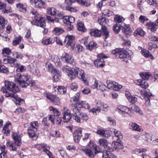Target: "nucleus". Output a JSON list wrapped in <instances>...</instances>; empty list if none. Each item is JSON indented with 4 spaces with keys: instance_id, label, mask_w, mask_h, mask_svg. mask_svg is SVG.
<instances>
[{
    "instance_id": "5701e85b",
    "label": "nucleus",
    "mask_w": 158,
    "mask_h": 158,
    "mask_svg": "<svg viewBox=\"0 0 158 158\" xmlns=\"http://www.w3.org/2000/svg\"><path fill=\"white\" fill-rule=\"evenodd\" d=\"M96 133L101 136L106 138H108L110 136V132L106 130L99 129L97 130Z\"/></svg>"
},
{
    "instance_id": "13d9d810",
    "label": "nucleus",
    "mask_w": 158,
    "mask_h": 158,
    "mask_svg": "<svg viewBox=\"0 0 158 158\" xmlns=\"http://www.w3.org/2000/svg\"><path fill=\"white\" fill-rule=\"evenodd\" d=\"M107 120L110 125L113 126L116 125V122L114 119L110 117H108L107 118Z\"/></svg>"
},
{
    "instance_id": "cd10ccee",
    "label": "nucleus",
    "mask_w": 158,
    "mask_h": 158,
    "mask_svg": "<svg viewBox=\"0 0 158 158\" xmlns=\"http://www.w3.org/2000/svg\"><path fill=\"white\" fill-rule=\"evenodd\" d=\"M112 146L115 150L118 151L121 149H123V147L120 142L114 141L112 143Z\"/></svg>"
},
{
    "instance_id": "9b49d317",
    "label": "nucleus",
    "mask_w": 158,
    "mask_h": 158,
    "mask_svg": "<svg viewBox=\"0 0 158 158\" xmlns=\"http://www.w3.org/2000/svg\"><path fill=\"white\" fill-rule=\"evenodd\" d=\"M118 57L120 59H124L132 55V52L130 50L126 51L122 48L120 49Z\"/></svg>"
},
{
    "instance_id": "864d4df0",
    "label": "nucleus",
    "mask_w": 158,
    "mask_h": 158,
    "mask_svg": "<svg viewBox=\"0 0 158 158\" xmlns=\"http://www.w3.org/2000/svg\"><path fill=\"white\" fill-rule=\"evenodd\" d=\"M12 56L14 58L20 59H22L23 57V56L20 52L15 51L13 52Z\"/></svg>"
},
{
    "instance_id": "de8ad7c7",
    "label": "nucleus",
    "mask_w": 158,
    "mask_h": 158,
    "mask_svg": "<svg viewBox=\"0 0 158 158\" xmlns=\"http://www.w3.org/2000/svg\"><path fill=\"white\" fill-rule=\"evenodd\" d=\"M30 128L34 130V131H37V128L39 126V124L38 121H35L30 123Z\"/></svg>"
},
{
    "instance_id": "4be33fe9",
    "label": "nucleus",
    "mask_w": 158,
    "mask_h": 158,
    "mask_svg": "<svg viewBox=\"0 0 158 158\" xmlns=\"http://www.w3.org/2000/svg\"><path fill=\"white\" fill-rule=\"evenodd\" d=\"M46 66L47 69H48L49 71L51 72L52 73L55 75H61V72L59 70H57L56 69H54L53 68L52 64L50 63H47L46 64Z\"/></svg>"
},
{
    "instance_id": "a878e982",
    "label": "nucleus",
    "mask_w": 158,
    "mask_h": 158,
    "mask_svg": "<svg viewBox=\"0 0 158 158\" xmlns=\"http://www.w3.org/2000/svg\"><path fill=\"white\" fill-rule=\"evenodd\" d=\"M135 83L137 85H139L141 87L145 89L147 88L149 86L147 81L142 79L136 80Z\"/></svg>"
},
{
    "instance_id": "bb28decb",
    "label": "nucleus",
    "mask_w": 158,
    "mask_h": 158,
    "mask_svg": "<svg viewBox=\"0 0 158 158\" xmlns=\"http://www.w3.org/2000/svg\"><path fill=\"white\" fill-rule=\"evenodd\" d=\"M15 66L17 68L16 71L18 72H23L26 71V67L22 65L19 63L16 62L14 64Z\"/></svg>"
},
{
    "instance_id": "bf43d9fd",
    "label": "nucleus",
    "mask_w": 158,
    "mask_h": 158,
    "mask_svg": "<svg viewBox=\"0 0 158 158\" xmlns=\"http://www.w3.org/2000/svg\"><path fill=\"white\" fill-rule=\"evenodd\" d=\"M6 146L7 147H10L12 148V150L13 151H16L17 149V148L14 146V144L12 142L8 140L6 142Z\"/></svg>"
},
{
    "instance_id": "aec40b11",
    "label": "nucleus",
    "mask_w": 158,
    "mask_h": 158,
    "mask_svg": "<svg viewBox=\"0 0 158 158\" xmlns=\"http://www.w3.org/2000/svg\"><path fill=\"white\" fill-rule=\"evenodd\" d=\"M121 26L122 27V29L123 32L127 37L131 35V32L129 25H126L124 23H122Z\"/></svg>"
},
{
    "instance_id": "e2e57ef3",
    "label": "nucleus",
    "mask_w": 158,
    "mask_h": 158,
    "mask_svg": "<svg viewBox=\"0 0 158 158\" xmlns=\"http://www.w3.org/2000/svg\"><path fill=\"white\" fill-rule=\"evenodd\" d=\"M99 143L101 145L103 146L104 148L108 144L107 141L104 139H100L99 140Z\"/></svg>"
},
{
    "instance_id": "2f4dec72",
    "label": "nucleus",
    "mask_w": 158,
    "mask_h": 158,
    "mask_svg": "<svg viewBox=\"0 0 158 158\" xmlns=\"http://www.w3.org/2000/svg\"><path fill=\"white\" fill-rule=\"evenodd\" d=\"M94 64L97 67H102L105 65V62L103 59H98L95 61Z\"/></svg>"
},
{
    "instance_id": "49530a36",
    "label": "nucleus",
    "mask_w": 158,
    "mask_h": 158,
    "mask_svg": "<svg viewBox=\"0 0 158 158\" xmlns=\"http://www.w3.org/2000/svg\"><path fill=\"white\" fill-rule=\"evenodd\" d=\"M54 42V40L52 38H49L48 39H46L42 41L43 44L45 45H48L51 44Z\"/></svg>"
},
{
    "instance_id": "a19ab883",
    "label": "nucleus",
    "mask_w": 158,
    "mask_h": 158,
    "mask_svg": "<svg viewBox=\"0 0 158 158\" xmlns=\"http://www.w3.org/2000/svg\"><path fill=\"white\" fill-rule=\"evenodd\" d=\"M97 44L93 41H91L86 46L87 49L90 51L96 47Z\"/></svg>"
},
{
    "instance_id": "f8f14e48",
    "label": "nucleus",
    "mask_w": 158,
    "mask_h": 158,
    "mask_svg": "<svg viewBox=\"0 0 158 158\" xmlns=\"http://www.w3.org/2000/svg\"><path fill=\"white\" fill-rule=\"evenodd\" d=\"M37 148H39L40 150H42V151L44 152L49 156V158H54L52 156L51 152L49 151L50 148L48 146L45 144H38Z\"/></svg>"
},
{
    "instance_id": "7c9ffc66",
    "label": "nucleus",
    "mask_w": 158,
    "mask_h": 158,
    "mask_svg": "<svg viewBox=\"0 0 158 158\" xmlns=\"http://www.w3.org/2000/svg\"><path fill=\"white\" fill-rule=\"evenodd\" d=\"M141 53L145 57H150L151 59L153 60L154 57L148 50L143 49L141 50Z\"/></svg>"
},
{
    "instance_id": "2eb2a0df",
    "label": "nucleus",
    "mask_w": 158,
    "mask_h": 158,
    "mask_svg": "<svg viewBox=\"0 0 158 158\" xmlns=\"http://www.w3.org/2000/svg\"><path fill=\"white\" fill-rule=\"evenodd\" d=\"M62 60L67 64L73 65L75 64V61L74 58L70 55L67 53H65L62 58Z\"/></svg>"
},
{
    "instance_id": "ea45409f",
    "label": "nucleus",
    "mask_w": 158,
    "mask_h": 158,
    "mask_svg": "<svg viewBox=\"0 0 158 158\" xmlns=\"http://www.w3.org/2000/svg\"><path fill=\"white\" fill-rule=\"evenodd\" d=\"M71 80L75 78L76 77V68L73 69L70 71V73L68 74Z\"/></svg>"
},
{
    "instance_id": "4468645a",
    "label": "nucleus",
    "mask_w": 158,
    "mask_h": 158,
    "mask_svg": "<svg viewBox=\"0 0 158 158\" xmlns=\"http://www.w3.org/2000/svg\"><path fill=\"white\" fill-rule=\"evenodd\" d=\"M91 87L93 89L96 88L98 90L104 91L105 90L106 86L100 81L95 80L94 84Z\"/></svg>"
},
{
    "instance_id": "4c0bfd02",
    "label": "nucleus",
    "mask_w": 158,
    "mask_h": 158,
    "mask_svg": "<svg viewBox=\"0 0 158 158\" xmlns=\"http://www.w3.org/2000/svg\"><path fill=\"white\" fill-rule=\"evenodd\" d=\"M78 106L81 108L82 107L85 109H88L90 108V106L89 104L86 101H82L81 103H77Z\"/></svg>"
},
{
    "instance_id": "6ab92c4d",
    "label": "nucleus",
    "mask_w": 158,
    "mask_h": 158,
    "mask_svg": "<svg viewBox=\"0 0 158 158\" xmlns=\"http://www.w3.org/2000/svg\"><path fill=\"white\" fill-rule=\"evenodd\" d=\"M30 3L31 5L38 8H41L45 3L41 0H30Z\"/></svg>"
},
{
    "instance_id": "a211bd4d",
    "label": "nucleus",
    "mask_w": 158,
    "mask_h": 158,
    "mask_svg": "<svg viewBox=\"0 0 158 158\" xmlns=\"http://www.w3.org/2000/svg\"><path fill=\"white\" fill-rule=\"evenodd\" d=\"M82 131L81 128H79L74 131L73 136L74 140L76 143H78L81 139L82 136Z\"/></svg>"
},
{
    "instance_id": "a18cd8bd",
    "label": "nucleus",
    "mask_w": 158,
    "mask_h": 158,
    "mask_svg": "<svg viewBox=\"0 0 158 158\" xmlns=\"http://www.w3.org/2000/svg\"><path fill=\"white\" fill-rule=\"evenodd\" d=\"M58 92L60 94H61L66 93L67 91V89L65 87H64L63 86H58L57 88Z\"/></svg>"
},
{
    "instance_id": "1a4fd4ad",
    "label": "nucleus",
    "mask_w": 158,
    "mask_h": 158,
    "mask_svg": "<svg viewBox=\"0 0 158 158\" xmlns=\"http://www.w3.org/2000/svg\"><path fill=\"white\" fill-rule=\"evenodd\" d=\"M44 96L47 99L50 100L54 104L56 105H59L60 104V100L59 98L55 95H52L50 93H45Z\"/></svg>"
},
{
    "instance_id": "c03bdc74",
    "label": "nucleus",
    "mask_w": 158,
    "mask_h": 158,
    "mask_svg": "<svg viewBox=\"0 0 158 158\" xmlns=\"http://www.w3.org/2000/svg\"><path fill=\"white\" fill-rule=\"evenodd\" d=\"M47 11L48 14L53 16L56 15V13L55 9L53 7L48 8Z\"/></svg>"
},
{
    "instance_id": "58836bf2",
    "label": "nucleus",
    "mask_w": 158,
    "mask_h": 158,
    "mask_svg": "<svg viewBox=\"0 0 158 158\" xmlns=\"http://www.w3.org/2000/svg\"><path fill=\"white\" fill-rule=\"evenodd\" d=\"M71 80L75 78L76 77V68L73 69L70 71V73L68 74Z\"/></svg>"
},
{
    "instance_id": "79ce46f5",
    "label": "nucleus",
    "mask_w": 158,
    "mask_h": 158,
    "mask_svg": "<svg viewBox=\"0 0 158 158\" xmlns=\"http://www.w3.org/2000/svg\"><path fill=\"white\" fill-rule=\"evenodd\" d=\"M97 105H100L103 107L104 111H106L109 107L108 104L105 103L103 102H102L101 101H98L96 102Z\"/></svg>"
},
{
    "instance_id": "052dcab7",
    "label": "nucleus",
    "mask_w": 158,
    "mask_h": 158,
    "mask_svg": "<svg viewBox=\"0 0 158 158\" xmlns=\"http://www.w3.org/2000/svg\"><path fill=\"white\" fill-rule=\"evenodd\" d=\"M150 73H143L140 74V76L143 78V80H148L149 77L151 76Z\"/></svg>"
},
{
    "instance_id": "6e6d98bb",
    "label": "nucleus",
    "mask_w": 158,
    "mask_h": 158,
    "mask_svg": "<svg viewBox=\"0 0 158 158\" xmlns=\"http://www.w3.org/2000/svg\"><path fill=\"white\" fill-rule=\"evenodd\" d=\"M114 21L117 23H121L125 20V19L120 15H116L114 18Z\"/></svg>"
},
{
    "instance_id": "9d476101",
    "label": "nucleus",
    "mask_w": 158,
    "mask_h": 158,
    "mask_svg": "<svg viewBox=\"0 0 158 158\" xmlns=\"http://www.w3.org/2000/svg\"><path fill=\"white\" fill-rule=\"evenodd\" d=\"M21 135L22 134H20L18 131L13 132L12 133V137L14 140V143L18 146H20L22 144Z\"/></svg>"
},
{
    "instance_id": "3c124183",
    "label": "nucleus",
    "mask_w": 158,
    "mask_h": 158,
    "mask_svg": "<svg viewBox=\"0 0 158 158\" xmlns=\"http://www.w3.org/2000/svg\"><path fill=\"white\" fill-rule=\"evenodd\" d=\"M7 22V20H6L5 18L0 15V27H2V28H4Z\"/></svg>"
},
{
    "instance_id": "6e6552de",
    "label": "nucleus",
    "mask_w": 158,
    "mask_h": 158,
    "mask_svg": "<svg viewBox=\"0 0 158 158\" xmlns=\"http://www.w3.org/2000/svg\"><path fill=\"white\" fill-rule=\"evenodd\" d=\"M116 110L124 117L128 116L131 112L129 108L123 106H118Z\"/></svg>"
},
{
    "instance_id": "72a5a7b5",
    "label": "nucleus",
    "mask_w": 158,
    "mask_h": 158,
    "mask_svg": "<svg viewBox=\"0 0 158 158\" xmlns=\"http://www.w3.org/2000/svg\"><path fill=\"white\" fill-rule=\"evenodd\" d=\"M36 131H34V130L30 127H28V133L31 137L33 138V139L35 140L37 139V137L35 135V132Z\"/></svg>"
},
{
    "instance_id": "423d86ee",
    "label": "nucleus",
    "mask_w": 158,
    "mask_h": 158,
    "mask_svg": "<svg viewBox=\"0 0 158 158\" xmlns=\"http://www.w3.org/2000/svg\"><path fill=\"white\" fill-rule=\"evenodd\" d=\"M75 37L73 35H67L66 36L64 42L66 44V46L70 47L73 50H74V46L75 44Z\"/></svg>"
},
{
    "instance_id": "338daca9",
    "label": "nucleus",
    "mask_w": 158,
    "mask_h": 158,
    "mask_svg": "<svg viewBox=\"0 0 158 158\" xmlns=\"http://www.w3.org/2000/svg\"><path fill=\"white\" fill-rule=\"evenodd\" d=\"M88 37H83L80 40V43L84 44L85 46H87L88 44Z\"/></svg>"
},
{
    "instance_id": "c9c22d12",
    "label": "nucleus",
    "mask_w": 158,
    "mask_h": 158,
    "mask_svg": "<svg viewBox=\"0 0 158 158\" xmlns=\"http://www.w3.org/2000/svg\"><path fill=\"white\" fill-rule=\"evenodd\" d=\"M102 157L103 158H116V156L110 152H104Z\"/></svg>"
},
{
    "instance_id": "f704fd0d",
    "label": "nucleus",
    "mask_w": 158,
    "mask_h": 158,
    "mask_svg": "<svg viewBox=\"0 0 158 158\" xmlns=\"http://www.w3.org/2000/svg\"><path fill=\"white\" fill-rule=\"evenodd\" d=\"M144 139V140L148 142H150L151 141H153L155 140V137L151 134L147 133L146 134Z\"/></svg>"
},
{
    "instance_id": "603ef678",
    "label": "nucleus",
    "mask_w": 158,
    "mask_h": 158,
    "mask_svg": "<svg viewBox=\"0 0 158 158\" xmlns=\"http://www.w3.org/2000/svg\"><path fill=\"white\" fill-rule=\"evenodd\" d=\"M64 31V30L60 27H56L53 31V33L57 35H59Z\"/></svg>"
},
{
    "instance_id": "37998d69",
    "label": "nucleus",
    "mask_w": 158,
    "mask_h": 158,
    "mask_svg": "<svg viewBox=\"0 0 158 158\" xmlns=\"http://www.w3.org/2000/svg\"><path fill=\"white\" fill-rule=\"evenodd\" d=\"M122 27L121 26V24L118 23H116L113 26V29L114 32L115 33H118L122 29Z\"/></svg>"
},
{
    "instance_id": "412c9836",
    "label": "nucleus",
    "mask_w": 158,
    "mask_h": 158,
    "mask_svg": "<svg viewBox=\"0 0 158 158\" xmlns=\"http://www.w3.org/2000/svg\"><path fill=\"white\" fill-rule=\"evenodd\" d=\"M145 100V104L147 107H149L151 106L150 97L152 96V94L149 92L145 91L143 94Z\"/></svg>"
},
{
    "instance_id": "dca6fc26",
    "label": "nucleus",
    "mask_w": 158,
    "mask_h": 158,
    "mask_svg": "<svg viewBox=\"0 0 158 158\" xmlns=\"http://www.w3.org/2000/svg\"><path fill=\"white\" fill-rule=\"evenodd\" d=\"M62 114L63 115V118L64 122H69L71 118L70 110L66 107H64L62 111Z\"/></svg>"
},
{
    "instance_id": "c85d7f7f",
    "label": "nucleus",
    "mask_w": 158,
    "mask_h": 158,
    "mask_svg": "<svg viewBox=\"0 0 158 158\" xmlns=\"http://www.w3.org/2000/svg\"><path fill=\"white\" fill-rule=\"evenodd\" d=\"M51 59L55 64V65L58 67H60L62 64L60 58L56 56H52Z\"/></svg>"
},
{
    "instance_id": "e433bc0d",
    "label": "nucleus",
    "mask_w": 158,
    "mask_h": 158,
    "mask_svg": "<svg viewBox=\"0 0 158 158\" xmlns=\"http://www.w3.org/2000/svg\"><path fill=\"white\" fill-rule=\"evenodd\" d=\"M107 87L108 88L110 89H113L114 90H117V89L115 87V82H113L110 80H107L106 81Z\"/></svg>"
},
{
    "instance_id": "f3484780",
    "label": "nucleus",
    "mask_w": 158,
    "mask_h": 158,
    "mask_svg": "<svg viewBox=\"0 0 158 158\" xmlns=\"http://www.w3.org/2000/svg\"><path fill=\"white\" fill-rule=\"evenodd\" d=\"M30 77V76L27 74L26 75H21L20 78V85L22 87H26L28 85V83L27 82Z\"/></svg>"
},
{
    "instance_id": "393cba45",
    "label": "nucleus",
    "mask_w": 158,
    "mask_h": 158,
    "mask_svg": "<svg viewBox=\"0 0 158 158\" xmlns=\"http://www.w3.org/2000/svg\"><path fill=\"white\" fill-rule=\"evenodd\" d=\"M129 127L130 129L138 132H141L143 130L141 127L139 126L138 124L135 123H130L129 124Z\"/></svg>"
},
{
    "instance_id": "b1692460",
    "label": "nucleus",
    "mask_w": 158,
    "mask_h": 158,
    "mask_svg": "<svg viewBox=\"0 0 158 158\" xmlns=\"http://www.w3.org/2000/svg\"><path fill=\"white\" fill-rule=\"evenodd\" d=\"M64 23L66 25L70 23H73L75 21L74 18L72 16H66L64 17L62 19Z\"/></svg>"
},
{
    "instance_id": "ddd939ff",
    "label": "nucleus",
    "mask_w": 158,
    "mask_h": 158,
    "mask_svg": "<svg viewBox=\"0 0 158 158\" xmlns=\"http://www.w3.org/2000/svg\"><path fill=\"white\" fill-rule=\"evenodd\" d=\"M76 76L80 79H82L85 85H88V83L86 79L83 71L81 69L76 68Z\"/></svg>"
},
{
    "instance_id": "f257e3e1",
    "label": "nucleus",
    "mask_w": 158,
    "mask_h": 158,
    "mask_svg": "<svg viewBox=\"0 0 158 158\" xmlns=\"http://www.w3.org/2000/svg\"><path fill=\"white\" fill-rule=\"evenodd\" d=\"M31 16L35 15L34 19H33L31 21V23L32 25L40 26L44 29V31L43 33L45 34L48 32V30L46 29L45 27L46 26V23L44 19L41 16L40 14H39L36 11L31 12L30 13Z\"/></svg>"
},
{
    "instance_id": "473e14b6",
    "label": "nucleus",
    "mask_w": 158,
    "mask_h": 158,
    "mask_svg": "<svg viewBox=\"0 0 158 158\" xmlns=\"http://www.w3.org/2000/svg\"><path fill=\"white\" fill-rule=\"evenodd\" d=\"M2 152L0 153V158H6L7 151L6 150L5 145H3L0 147Z\"/></svg>"
},
{
    "instance_id": "20e7f679",
    "label": "nucleus",
    "mask_w": 158,
    "mask_h": 158,
    "mask_svg": "<svg viewBox=\"0 0 158 158\" xmlns=\"http://www.w3.org/2000/svg\"><path fill=\"white\" fill-rule=\"evenodd\" d=\"M98 22L99 24L102 25V30L105 39H106L109 37V32L107 30L105 25L108 24L109 20L108 19L104 17H101L100 19H98Z\"/></svg>"
},
{
    "instance_id": "680f3d73",
    "label": "nucleus",
    "mask_w": 158,
    "mask_h": 158,
    "mask_svg": "<svg viewBox=\"0 0 158 158\" xmlns=\"http://www.w3.org/2000/svg\"><path fill=\"white\" fill-rule=\"evenodd\" d=\"M49 109L50 110L53 111L55 115L57 116H59L60 115V113L57 109L52 106L49 107Z\"/></svg>"
},
{
    "instance_id": "0eeeda50",
    "label": "nucleus",
    "mask_w": 158,
    "mask_h": 158,
    "mask_svg": "<svg viewBox=\"0 0 158 158\" xmlns=\"http://www.w3.org/2000/svg\"><path fill=\"white\" fill-rule=\"evenodd\" d=\"M5 84L7 89L13 93L18 92L19 91V87L12 82L6 81H5Z\"/></svg>"
},
{
    "instance_id": "09e8293b",
    "label": "nucleus",
    "mask_w": 158,
    "mask_h": 158,
    "mask_svg": "<svg viewBox=\"0 0 158 158\" xmlns=\"http://www.w3.org/2000/svg\"><path fill=\"white\" fill-rule=\"evenodd\" d=\"M16 6L19 10L20 12L24 13L26 11L25 7L23 4L21 3H19L16 4Z\"/></svg>"
},
{
    "instance_id": "39448f33",
    "label": "nucleus",
    "mask_w": 158,
    "mask_h": 158,
    "mask_svg": "<svg viewBox=\"0 0 158 158\" xmlns=\"http://www.w3.org/2000/svg\"><path fill=\"white\" fill-rule=\"evenodd\" d=\"M1 90L3 93H6L5 96L6 97H10L14 98L15 99L14 102L16 105H19L20 102L23 101V99L18 97L17 95L15 93H13V94H10L8 92L6 89L4 87H2L1 88Z\"/></svg>"
},
{
    "instance_id": "0e129e2a",
    "label": "nucleus",
    "mask_w": 158,
    "mask_h": 158,
    "mask_svg": "<svg viewBox=\"0 0 158 158\" xmlns=\"http://www.w3.org/2000/svg\"><path fill=\"white\" fill-rule=\"evenodd\" d=\"M11 52V50L9 48H3L2 50V53L4 55L6 54L9 55Z\"/></svg>"
},
{
    "instance_id": "774afa93",
    "label": "nucleus",
    "mask_w": 158,
    "mask_h": 158,
    "mask_svg": "<svg viewBox=\"0 0 158 158\" xmlns=\"http://www.w3.org/2000/svg\"><path fill=\"white\" fill-rule=\"evenodd\" d=\"M21 41V37L19 36L16 38L14 40L12 41L13 45L15 46L18 44Z\"/></svg>"
},
{
    "instance_id": "f03ea898",
    "label": "nucleus",
    "mask_w": 158,
    "mask_h": 158,
    "mask_svg": "<svg viewBox=\"0 0 158 158\" xmlns=\"http://www.w3.org/2000/svg\"><path fill=\"white\" fill-rule=\"evenodd\" d=\"M73 119L77 123H80L82 120H87L88 119V116L85 113H81L78 108L75 106L72 110Z\"/></svg>"
},
{
    "instance_id": "4d7b16f0",
    "label": "nucleus",
    "mask_w": 158,
    "mask_h": 158,
    "mask_svg": "<svg viewBox=\"0 0 158 158\" xmlns=\"http://www.w3.org/2000/svg\"><path fill=\"white\" fill-rule=\"evenodd\" d=\"M144 35V31L142 29H138L136 30L134 32V35H139L142 36Z\"/></svg>"
},
{
    "instance_id": "7ed1b4c3",
    "label": "nucleus",
    "mask_w": 158,
    "mask_h": 158,
    "mask_svg": "<svg viewBox=\"0 0 158 158\" xmlns=\"http://www.w3.org/2000/svg\"><path fill=\"white\" fill-rule=\"evenodd\" d=\"M82 150L86 155L91 158L94 157L93 152H94L95 154L101 152L100 149L97 145L90 142L88 144V148L82 149Z\"/></svg>"
},
{
    "instance_id": "c756f323",
    "label": "nucleus",
    "mask_w": 158,
    "mask_h": 158,
    "mask_svg": "<svg viewBox=\"0 0 158 158\" xmlns=\"http://www.w3.org/2000/svg\"><path fill=\"white\" fill-rule=\"evenodd\" d=\"M101 32L100 30L93 29L91 30L90 32V35L94 37H99L101 36Z\"/></svg>"
},
{
    "instance_id": "8fccbe9b",
    "label": "nucleus",
    "mask_w": 158,
    "mask_h": 158,
    "mask_svg": "<svg viewBox=\"0 0 158 158\" xmlns=\"http://www.w3.org/2000/svg\"><path fill=\"white\" fill-rule=\"evenodd\" d=\"M77 28L79 31H85V30L83 23L81 21H79L77 22Z\"/></svg>"
},
{
    "instance_id": "5fc2aeb1",
    "label": "nucleus",
    "mask_w": 158,
    "mask_h": 158,
    "mask_svg": "<svg viewBox=\"0 0 158 158\" xmlns=\"http://www.w3.org/2000/svg\"><path fill=\"white\" fill-rule=\"evenodd\" d=\"M100 107L98 106L97 108H92L89 110L90 112H92L94 115H97L100 112Z\"/></svg>"
},
{
    "instance_id": "69168bd1",
    "label": "nucleus",
    "mask_w": 158,
    "mask_h": 158,
    "mask_svg": "<svg viewBox=\"0 0 158 158\" xmlns=\"http://www.w3.org/2000/svg\"><path fill=\"white\" fill-rule=\"evenodd\" d=\"M102 14L108 17L111 16L113 14V12L108 9L104 10L102 12Z\"/></svg>"
}]
</instances>
